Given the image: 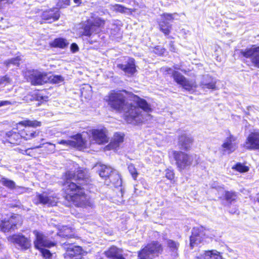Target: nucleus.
Segmentation results:
<instances>
[{
  "label": "nucleus",
  "instance_id": "nucleus-28",
  "mask_svg": "<svg viewBox=\"0 0 259 259\" xmlns=\"http://www.w3.org/2000/svg\"><path fill=\"white\" fill-rule=\"evenodd\" d=\"M0 183L10 190H14L16 183L14 181L4 177H0Z\"/></svg>",
  "mask_w": 259,
  "mask_h": 259
},
{
  "label": "nucleus",
  "instance_id": "nucleus-10",
  "mask_svg": "<svg viewBox=\"0 0 259 259\" xmlns=\"http://www.w3.org/2000/svg\"><path fill=\"white\" fill-rule=\"evenodd\" d=\"M104 24V21L101 20L100 18H97L94 21H88V24L83 28L82 34L90 36L93 33H97L100 31V27Z\"/></svg>",
  "mask_w": 259,
  "mask_h": 259
},
{
  "label": "nucleus",
  "instance_id": "nucleus-15",
  "mask_svg": "<svg viewBox=\"0 0 259 259\" xmlns=\"http://www.w3.org/2000/svg\"><path fill=\"white\" fill-rule=\"evenodd\" d=\"M245 146L249 150L259 149V130H254L248 135Z\"/></svg>",
  "mask_w": 259,
  "mask_h": 259
},
{
  "label": "nucleus",
  "instance_id": "nucleus-33",
  "mask_svg": "<svg viewBox=\"0 0 259 259\" xmlns=\"http://www.w3.org/2000/svg\"><path fill=\"white\" fill-rule=\"evenodd\" d=\"M225 198L226 200L230 203L235 201L237 199L236 193L232 191H225Z\"/></svg>",
  "mask_w": 259,
  "mask_h": 259
},
{
  "label": "nucleus",
  "instance_id": "nucleus-37",
  "mask_svg": "<svg viewBox=\"0 0 259 259\" xmlns=\"http://www.w3.org/2000/svg\"><path fill=\"white\" fill-rule=\"evenodd\" d=\"M114 11L124 13H131V9L125 8L120 5H115L113 6Z\"/></svg>",
  "mask_w": 259,
  "mask_h": 259
},
{
  "label": "nucleus",
  "instance_id": "nucleus-44",
  "mask_svg": "<svg viewBox=\"0 0 259 259\" xmlns=\"http://www.w3.org/2000/svg\"><path fill=\"white\" fill-rule=\"evenodd\" d=\"M39 249L40 250L42 255L46 258H49L52 256V253L48 249L44 248Z\"/></svg>",
  "mask_w": 259,
  "mask_h": 259
},
{
  "label": "nucleus",
  "instance_id": "nucleus-55",
  "mask_svg": "<svg viewBox=\"0 0 259 259\" xmlns=\"http://www.w3.org/2000/svg\"><path fill=\"white\" fill-rule=\"evenodd\" d=\"M31 149V148H28L26 149L25 150H24V154L25 155H31L30 153L29 152H28L29 150Z\"/></svg>",
  "mask_w": 259,
  "mask_h": 259
},
{
  "label": "nucleus",
  "instance_id": "nucleus-46",
  "mask_svg": "<svg viewBox=\"0 0 259 259\" xmlns=\"http://www.w3.org/2000/svg\"><path fill=\"white\" fill-rule=\"evenodd\" d=\"M165 50L164 48L159 46L155 47L153 50L154 53L159 55H163L165 52Z\"/></svg>",
  "mask_w": 259,
  "mask_h": 259
},
{
  "label": "nucleus",
  "instance_id": "nucleus-14",
  "mask_svg": "<svg viewBox=\"0 0 259 259\" xmlns=\"http://www.w3.org/2000/svg\"><path fill=\"white\" fill-rule=\"evenodd\" d=\"M58 199L53 197L51 195H48L46 193L42 194H37L33 200L34 203L46 204L49 206H54L56 205Z\"/></svg>",
  "mask_w": 259,
  "mask_h": 259
},
{
  "label": "nucleus",
  "instance_id": "nucleus-54",
  "mask_svg": "<svg viewBox=\"0 0 259 259\" xmlns=\"http://www.w3.org/2000/svg\"><path fill=\"white\" fill-rule=\"evenodd\" d=\"M45 144V143H43V144H40V145H38V146H34V147H31V149H37V148H41L42 147L43 145Z\"/></svg>",
  "mask_w": 259,
  "mask_h": 259
},
{
  "label": "nucleus",
  "instance_id": "nucleus-57",
  "mask_svg": "<svg viewBox=\"0 0 259 259\" xmlns=\"http://www.w3.org/2000/svg\"><path fill=\"white\" fill-rule=\"evenodd\" d=\"M75 4H81V0H73Z\"/></svg>",
  "mask_w": 259,
  "mask_h": 259
},
{
  "label": "nucleus",
  "instance_id": "nucleus-43",
  "mask_svg": "<svg viewBox=\"0 0 259 259\" xmlns=\"http://www.w3.org/2000/svg\"><path fill=\"white\" fill-rule=\"evenodd\" d=\"M70 4V0H59L57 6L59 8H64Z\"/></svg>",
  "mask_w": 259,
  "mask_h": 259
},
{
  "label": "nucleus",
  "instance_id": "nucleus-18",
  "mask_svg": "<svg viewBox=\"0 0 259 259\" xmlns=\"http://www.w3.org/2000/svg\"><path fill=\"white\" fill-rule=\"evenodd\" d=\"M193 139L185 133H183L179 136L178 145L180 149L189 151L193 144Z\"/></svg>",
  "mask_w": 259,
  "mask_h": 259
},
{
  "label": "nucleus",
  "instance_id": "nucleus-53",
  "mask_svg": "<svg viewBox=\"0 0 259 259\" xmlns=\"http://www.w3.org/2000/svg\"><path fill=\"white\" fill-rule=\"evenodd\" d=\"M169 49L171 52H176V48L174 46V42L173 41H170L169 44Z\"/></svg>",
  "mask_w": 259,
  "mask_h": 259
},
{
  "label": "nucleus",
  "instance_id": "nucleus-45",
  "mask_svg": "<svg viewBox=\"0 0 259 259\" xmlns=\"http://www.w3.org/2000/svg\"><path fill=\"white\" fill-rule=\"evenodd\" d=\"M28 189H29L28 188L19 186L17 185H16V187L14 189V190H15L16 191V192L19 194H22L25 193L28 190Z\"/></svg>",
  "mask_w": 259,
  "mask_h": 259
},
{
  "label": "nucleus",
  "instance_id": "nucleus-48",
  "mask_svg": "<svg viewBox=\"0 0 259 259\" xmlns=\"http://www.w3.org/2000/svg\"><path fill=\"white\" fill-rule=\"evenodd\" d=\"M14 0H0V10L3 9L6 4H12Z\"/></svg>",
  "mask_w": 259,
  "mask_h": 259
},
{
  "label": "nucleus",
  "instance_id": "nucleus-26",
  "mask_svg": "<svg viewBox=\"0 0 259 259\" xmlns=\"http://www.w3.org/2000/svg\"><path fill=\"white\" fill-rule=\"evenodd\" d=\"M106 255L113 259H124L122 256V251L115 246L110 247L108 250L105 252Z\"/></svg>",
  "mask_w": 259,
  "mask_h": 259
},
{
  "label": "nucleus",
  "instance_id": "nucleus-56",
  "mask_svg": "<svg viewBox=\"0 0 259 259\" xmlns=\"http://www.w3.org/2000/svg\"><path fill=\"white\" fill-rule=\"evenodd\" d=\"M16 151H18L19 153L22 154H25L24 152V150H22L21 149H20L19 148L15 149Z\"/></svg>",
  "mask_w": 259,
  "mask_h": 259
},
{
  "label": "nucleus",
  "instance_id": "nucleus-31",
  "mask_svg": "<svg viewBox=\"0 0 259 259\" xmlns=\"http://www.w3.org/2000/svg\"><path fill=\"white\" fill-rule=\"evenodd\" d=\"M18 124L24 126H31L33 127H36L39 126L41 125V123L37 120H26L20 121L18 123Z\"/></svg>",
  "mask_w": 259,
  "mask_h": 259
},
{
  "label": "nucleus",
  "instance_id": "nucleus-34",
  "mask_svg": "<svg viewBox=\"0 0 259 259\" xmlns=\"http://www.w3.org/2000/svg\"><path fill=\"white\" fill-rule=\"evenodd\" d=\"M20 61L21 58L20 57H17L16 58L6 60L4 63L8 67H10L12 65L13 66H18Z\"/></svg>",
  "mask_w": 259,
  "mask_h": 259
},
{
  "label": "nucleus",
  "instance_id": "nucleus-5",
  "mask_svg": "<svg viewBox=\"0 0 259 259\" xmlns=\"http://www.w3.org/2000/svg\"><path fill=\"white\" fill-rule=\"evenodd\" d=\"M162 250L160 244L153 242L148 244L138 254L139 259H152Z\"/></svg>",
  "mask_w": 259,
  "mask_h": 259
},
{
  "label": "nucleus",
  "instance_id": "nucleus-16",
  "mask_svg": "<svg viewBox=\"0 0 259 259\" xmlns=\"http://www.w3.org/2000/svg\"><path fill=\"white\" fill-rule=\"evenodd\" d=\"M93 140L98 144H105L108 142L105 128L93 129L91 131Z\"/></svg>",
  "mask_w": 259,
  "mask_h": 259
},
{
  "label": "nucleus",
  "instance_id": "nucleus-12",
  "mask_svg": "<svg viewBox=\"0 0 259 259\" xmlns=\"http://www.w3.org/2000/svg\"><path fill=\"white\" fill-rule=\"evenodd\" d=\"M33 233L36 237V240L34 241V246L37 248H41L44 247H51L55 245V243L50 241L48 237L45 236L37 231H34Z\"/></svg>",
  "mask_w": 259,
  "mask_h": 259
},
{
  "label": "nucleus",
  "instance_id": "nucleus-11",
  "mask_svg": "<svg viewBox=\"0 0 259 259\" xmlns=\"http://www.w3.org/2000/svg\"><path fill=\"white\" fill-rule=\"evenodd\" d=\"M240 53L244 57L250 58L253 66L259 68V47L241 50Z\"/></svg>",
  "mask_w": 259,
  "mask_h": 259
},
{
  "label": "nucleus",
  "instance_id": "nucleus-59",
  "mask_svg": "<svg viewBox=\"0 0 259 259\" xmlns=\"http://www.w3.org/2000/svg\"><path fill=\"white\" fill-rule=\"evenodd\" d=\"M171 70V69L170 68H165V71L168 72Z\"/></svg>",
  "mask_w": 259,
  "mask_h": 259
},
{
  "label": "nucleus",
  "instance_id": "nucleus-6",
  "mask_svg": "<svg viewBox=\"0 0 259 259\" xmlns=\"http://www.w3.org/2000/svg\"><path fill=\"white\" fill-rule=\"evenodd\" d=\"M68 147L76 148L79 150L87 147V141L84 140L81 134H78L71 137L70 140H62L58 142Z\"/></svg>",
  "mask_w": 259,
  "mask_h": 259
},
{
  "label": "nucleus",
  "instance_id": "nucleus-9",
  "mask_svg": "<svg viewBox=\"0 0 259 259\" xmlns=\"http://www.w3.org/2000/svg\"><path fill=\"white\" fill-rule=\"evenodd\" d=\"M205 235L204 228L200 227H194L192 231V235L190 237V246L192 249L198 246L203 241Z\"/></svg>",
  "mask_w": 259,
  "mask_h": 259
},
{
  "label": "nucleus",
  "instance_id": "nucleus-21",
  "mask_svg": "<svg viewBox=\"0 0 259 259\" xmlns=\"http://www.w3.org/2000/svg\"><path fill=\"white\" fill-rule=\"evenodd\" d=\"M216 80L208 75H204L200 83V86L203 90H215L216 88Z\"/></svg>",
  "mask_w": 259,
  "mask_h": 259
},
{
  "label": "nucleus",
  "instance_id": "nucleus-29",
  "mask_svg": "<svg viewBox=\"0 0 259 259\" xmlns=\"http://www.w3.org/2000/svg\"><path fill=\"white\" fill-rule=\"evenodd\" d=\"M39 134V132H30L27 130H24L21 133V139L23 138L25 140H29L30 139L35 138L37 136H38Z\"/></svg>",
  "mask_w": 259,
  "mask_h": 259
},
{
  "label": "nucleus",
  "instance_id": "nucleus-41",
  "mask_svg": "<svg viewBox=\"0 0 259 259\" xmlns=\"http://www.w3.org/2000/svg\"><path fill=\"white\" fill-rule=\"evenodd\" d=\"M178 15L177 13L174 14H168V13H164L161 15L162 20L161 21H166L167 22L168 21H172L174 19V16Z\"/></svg>",
  "mask_w": 259,
  "mask_h": 259
},
{
  "label": "nucleus",
  "instance_id": "nucleus-13",
  "mask_svg": "<svg viewBox=\"0 0 259 259\" xmlns=\"http://www.w3.org/2000/svg\"><path fill=\"white\" fill-rule=\"evenodd\" d=\"M29 79L34 85H40L46 83L50 79L46 73L41 72L37 70H33L29 72Z\"/></svg>",
  "mask_w": 259,
  "mask_h": 259
},
{
  "label": "nucleus",
  "instance_id": "nucleus-42",
  "mask_svg": "<svg viewBox=\"0 0 259 259\" xmlns=\"http://www.w3.org/2000/svg\"><path fill=\"white\" fill-rule=\"evenodd\" d=\"M128 169L131 175L132 176V177L134 180H136L138 176V173L133 164H130L128 165Z\"/></svg>",
  "mask_w": 259,
  "mask_h": 259
},
{
  "label": "nucleus",
  "instance_id": "nucleus-7",
  "mask_svg": "<svg viewBox=\"0 0 259 259\" xmlns=\"http://www.w3.org/2000/svg\"><path fill=\"white\" fill-rule=\"evenodd\" d=\"M96 167L97 168L99 176L103 179L106 180L108 178L111 183L114 184L115 182L113 179L114 177L115 179L117 180V184L121 183V180L118 182V179L120 178L119 175L113 168L104 164L97 165Z\"/></svg>",
  "mask_w": 259,
  "mask_h": 259
},
{
  "label": "nucleus",
  "instance_id": "nucleus-3",
  "mask_svg": "<svg viewBox=\"0 0 259 259\" xmlns=\"http://www.w3.org/2000/svg\"><path fill=\"white\" fill-rule=\"evenodd\" d=\"M65 178L67 182L70 183L68 181L75 180L83 189H90L91 188L92 180L90 179V174L87 169L79 168L75 172L71 171L66 172Z\"/></svg>",
  "mask_w": 259,
  "mask_h": 259
},
{
  "label": "nucleus",
  "instance_id": "nucleus-30",
  "mask_svg": "<svg viewBox=\"0 0 259 259\" xmlns=\"http://www.w3.org/2000/svg\"><path fill=\"white\" fill-rule=\"evenodd\" d=\"M160 30L165 35H168L170 32L171 25L166 21H161L159 23Z\"/></svg>",
  "mask_w": 259,
  "mask_h": 259
},
{
  "label": "nucleus",
  "instance_id": "nucleus-27",
  "mask_svg": "<svg viewBox=\"0 0 259 259\" xmlns=\"http://www.w3.org/2000/svg\"><path fill=\"white\" fill-rule=\"evenodd\" d=\"M60 13L59 11L56 10L55 11L50 10L49 11L44 12L42 14V18L46 20H51L50 22L55 21L59 19Z\"/></svg>",
  "mask_w": 259,
  "mask_h": 259
},
{
  "label": "nucleus",
  "instance_id": "nucleus-36",
  "mask_svg": "<svg viewBox=\"0 0 259 259\" xmlns=\"http://www.w3.org/2000/svg\"><path fill=\"white\" fill-rule=\"evenodd\" d=\"M172 76L176 82L180 85L186 79V78L183 75L177 71H174L172 73Z\"/></svg>",
  "mask_w": 259,
  "mask_h": 259
},
{
  "label": "nucleus",
  "instance_id": "nucleus-51",
  "mask_svg": "<svg viewBox=\"0 0 259 259\" xmlns=\"http://www.w3.org/2000/svg\"><path fill=\"white\" fill-rule=\"evenodd\" d=\"M46 144H48L50 146H51V147L49 148V150L52 152V153H54L55 152L56 150H55V145L53 144V143H51L50 142H47L46 143Z\"/></svg>",
  "mask_w": 259,
  "mask_h": 259
},
{
  "label": "nucleus",
  "instance_id": "nucleus-40",
  "mask_svg": "<svg viewBox=\"0 0 259 259\" xmlns=\"http://www.w3.org/2000/svg\"><path fill=\"white\" fill-rule=\"evenodd\" d=\"M233 169H235L236 170L243 172H246L248 170L249 168L247 166L244 165L240 163L236 164L235 165L232 167Z\"/></svg>",
  "mask_w": 259,
  "mask_h": 259
},
{
  "label": "nucleus",
  "instance_id": "nucleus-8",
  "mask_svg": "<svg viewBox=\"0 0 259 259\" xmlns=\"http://www.w3.org/2000/svg\"><path fill=\"white\" fill-rule=\"evenodd\" d=\"M237 148V138L232 135H230L224 140L221 146L220 150L224 155L230 154L235 151Z\"/></svg>",
  "mask_w": 259,
  "mask_h": 259
},
{
  "label": "nucleus",
  "instance_id": "nucleus-32",
  "mask_svg": "<svg viewBox=\"0 0 259 259\" xmlns=\"http://www.w3.org/2000/svg\"><path fill=\"white\" fill-rule=\"evenodd\" d=\"M68 44L65 39L59 38L55 39L51 45L54 47H59L60 48H64Z\"/></svg>",
  "mask_w": 259,
  "mask_h": 259
},
{
  "label": "nucleus",
  "instance_id": "nucleus-24",
  "mask_svg": "<svg viewBox=\"0 0 259 259\" xmlns=\"http://www.w3.org/2000/svg\"><path fill=\"white\" fill-rule=\"evenodd\" d=\"M197 259H223L220 252L217 250L204 251L197 256Z\"/></svg>",
  "mask_w": 259,
  "mask_h": 259
},
{
  "label": "nucleus",
  "instance_id": "nucleus-4",
  "mask_svg": "<svg viewBox=\"0 0 259 259\" xmlns=\"http://www.w3.org/2000/svg\"><path fill=\"white\" fill-rule=\"evenodd\" d=\"M172 155L176 161L177 167L180 171L189 169L191 165L197 164L195 160V155L188 154L182 151H174Z\"/></svg>",
  "mask_w": 259,
  "mask_h": 259
},
{
  "label": "nucleus",
  "instance_id": "nucleus-19",
  "mask_svg": "<svg viewBox=\"0 0 259 259\" xmlns=\"http://www.w3.org/2000/svg\"><path fill=\"white\" fill-rule=\"evenodd\" d=\"M117 67L128 75H133L136 71L135 60L133 58L128 59L124 64H118Z\"/></svg>",
  "mask_w": 259,
  "mask_h": 259
},
{
  "label": "nucleus",
  "instance_id": "nucleus-52",
  "mask_svg": "<svg viewBox=\"0 0 259 259\" xmlns=\"http://www.w3.org/2000/svg\"><path fill=\"white\" fill-rule=\"evenodd\" d=\"M71 50L72 52H76L78 50V46L75 44L73 43L71 45Z\"/></svg>",
  "mask_w": 259,
  "mask_h": 259
},
{
  "label": "nucleus",
  "instance_id": "nucleus-20",
  "mask_svg": "<svg viewBox=\"0 0 259 259\" xmlns=\"http://www.w3.org/2000/svg\"><path fill=\"white\" fill-rule=\"evenodd\" d=\"M17 217L12 216L8 220L6 219L1 221L0 227L2 231L6 232L10 231L11 230H14L15 227L17 225L16 220Z\"/></svg>",
  "mask_w": 259,
  "mask_h": 259
},
{
  "label": "nucleus",
  "instance_id": "nucleus-25",
  "mask_svg": "<svg viewBox=\"0 0 259 259\" xmlns=\"http://www.w3.org/2000/svg\"><path fill=\"white\" fill-rule=\"evenodd\" d=\"M124 135L121 133H115L110 143L108 145L109 149L116 150L119 145L123 142Z\"/></svg>",
  "mask_w": 259,
  "mask_h": 259
},
{
  "label": "nucleus",
  "instance_id": "nucleus-60",
  "mask_svg": "<svg viewBox=\"0 0 259 259\" xmlns=\"http://www.w3.org/2000/svg\"><path fill=\"white\" fill-rule=\"evenodd\" d=\"M237 210H234V211H230V213H236V212Z\"/></svg>",
  "mask_w": 259,
  "mask_h": 259
},
{
  "label": "nucleus",
  "instance_id": "nucleus-50",
  "mask_svg": "<svg viewBox=\"0 0 259 259\" xmlns=\"http://www.w3.org/2000/svg\"><path fill=\"white\" fill-rule=\"evenodd\" d=\"M15 103L14 101H0V107L2 106H8L10 105H14Z\"/></svg>",
  "mask_w": 259,
  "mask_h": 259
},
{
  "label": "nucleus",
  "instance_id": "nucleus-23",
  "mask_svg": "<svg viewBox=\"0 0 259 259\" xmlns=\"http://www.w3.org/2000/svg\"><path fill=\"white\" fill-rule=\"evenodd\" d=\"M82 251V248L80 246L71 244L67 248L64 256L67 259L76 257L81 254Z\"/></svg>",
  "mask_w": 259,
  "mask_h": 259
},
{
  "label": "nucleus",
  "instance_id": "nucleus-61",
  "mask_svg": "<svg viewBox=\"0 0 259 259\" xmlns=\"http://www.w3.org/2000/svg\"><path fill=\"white\" fill-rule=\"evenodd\" d=\"M44 141V139L41 138V139H40V141H41V142H42V141Z\"/></svg>",
  "mask_w": 259,
  "mask_h": 259
},
{
  "label": "nucleus",
  "instance_id": "nucleus-1",
  "mask_svg": "<svg viewBox=\"0 0 259 259\" xmlns=\"http://www.w3.org/2000/svg\"><path fill=\"white\" fill-rule=\"evenodd\" d=\"M111 108L123 114L124 120L128 123L137 124L148 120L152 109L147 101L138 96H134L133 104L125 101L122 92L110 93L105 97Z\"/></svg>",
  "mask_w": 259,
  "mask_h": 259
},
{
  "label": "nucleus",
  "instance_id": "nucleus-17",
  "mask_svg": "<svg viewBox=\"0 0 259 259\" xmlns=\"http://www.w3.org/2000/svg\"><path fill=\"white\" fill-rule=\"evenodd\" d=\"M8 240L18 244L22 249H27L31 245L30 240L24 235L17 234L10 236Z\"/></svg>",
  "mask_w": 259,
  "mask_h": 259
},
{
  "label": "nucleus",
  "instance_id": "nucleus-38",
  "mask_svg": "<svg viewBox=\"0 0 259 259\" xmlns=\"http://www.w3.org/2000/svg\"><path fill=\"white\" fill-rule=\"evenodd\" d=\"M181 85H182L184 89L188 91H190L191 89H192L193 88L196 87L194 82L189 81L186 79L184 80Z\"/></svg>",
  "mask_w": 259,
  "mask_h": 259
},
{
  "label": "nucleus",
  "instance_id": "nucleus-35",
  "mask_svg": "<svg viewBox=\"0 0 259 259\" xmlns=\"http://www.w3.org/2000/svg\"><path fill=\"white\" fill-rule=\"evenodd\" d=\"M167 245L171 251L176 253L180 244L178 242L168 239L167 240Z\"/></svg>",
  "mask_w": 259,
  "mask_h": 259
},
{
  "label": "nucleus",
  "instance_id": "nucleus-58",
  "mask_svg": "<svg viewBox=\"0 0 259 259\" xmlns=\"http://www.w3.org/2000/svg\"><path fill=\"white\" fill-rule=\"evenodd\" d=\"M4 81H7V82H9V78L8 77H4Z\"/></svg>",
  "mask_w": 259,
  "mask_h": 259
},
{
  "label": "nucleus",
  "instance_id": "nucleus-22",
  "mask_svg": "<svg viewBox=\"0 0 259 259\" xmlns=\"http://www.w3.org/2000/svg\"><path fill=\"white\" fill-rule=\"evenodd\" d=\"M5 138L8 142L12 144L19 145L21 140V133L12 130L6 133Z\"/></svg>",
  "mask_w": 259,
  "mask_h": 259
},
{
  "label": "nucleus",
  "instance_id": "nucleus-49",
  "mask_svg": "<svg viewBox=\"0 0 259 259\" xmlns=\"http://www.w3.org/2000/svg\"><path fill=\"white\" fill-rule=\"evenodd\" d=\"M165 177L169 180H172L174 179V172L169 169L166 170Z\"/></svg>",
  "mask_w": 259,
  "mask_h": 259
},
{
  "label": "nucleus",
  "instance_id": "nucleus-2",
  "mask_svg": "<svg viewBox=\"0 0 259 259\" xmlns=\"http://www.w3.org/2000/svg\"><path fill=\"white\" fill-rule=\"evenodd\" d=\"M66 199L72 201L74 205L79 207L89 206V199L81 186L74 182H67L64 185Z\"/></svg>",
  "mask_w": 259,
  "mask_h": 259
},
{
  "label": "nucleus",
  "instance_id": "nucleus-39",
  "mask_svg": "<svg viewBox=\"0 0 259 259\" xmlns=\"http://www.w3.org/2000/svg\"><path fill=\"white\" fill-rule=\"evenodd\" d=\"M71 230L68 228H65L64 231L60 230L58 235L64 238H71L72 234H70Z\"/></svg>",
  "mask_w": 259,
  "mask_h": 259
},
{
  "label": "nucleus",
  "instance_id": "nucleus-47",
  "mask_svg": "<svg viewBox=\"0 0 259 259\" xmlns=\"http://www.w3.org/2000/svg\"><path fill=\"white\" fill-rule=\"evenodd\" d=\"M51 81L53 83H57L63 81V78L62 76L59 75H55L51 77Z\"/></svg>",
  "mask_w": 259,
  "mask_h": 259
}]
</instances>
